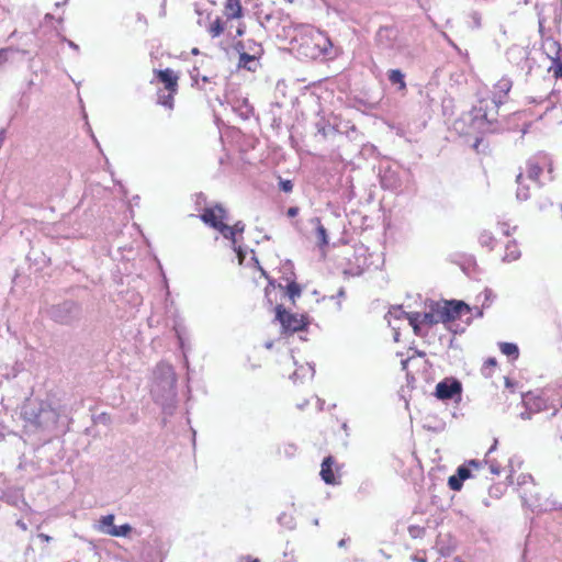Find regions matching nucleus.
Listing matches in <instances>:
<instances>
[{"label":"nucleus","mask_w":562,"mask_h":562,"mask_svg":"<svg viewBox=\"0 0 562 562\" xmlns=\"http://www.w3.org/2000/svg\"><path fill=\"white\" fill-rule=\"evenodd\" d=\"M245 10L240 0H225L221 16L212 20L206 31L212 38L225 35L227 38L235 41L241 37L247 30L244 22Z\"/></svg>","instance_id":"f257e3e1"},{"label":"nucleus","mask_w":562,"mask_h":562,"mask_svg":"<svg viewBox=\"0 0 562 562\" xmlns=\"http://www.w3.org/2000/svg\"><path fill=\"white\" fill-rule=\"evenodd\" d=\"M25 427L42 432H53L60 416V412L50 403L37 398L26 400L21 409Z\"/></svg>","instance_id":"f03ea898"},{"label":"nucleus","mask_w":562,"mask_h":562,"mask_svg":"<svg viewBox=\"0 0 562 562\" xmlns=\"http://www.w3.org/2000/svg\"><path fill=\"white\" fill-rule=\"evenodd\" d=\"M331 47L329 37L317 29L312 26H300L295 30L292 40V48L301 57L316 59Z\"/></svg>","instance_id":"7ed1b4c3"},{"label":"nucleus","mask_w":562,"mask_h":562,"mask_svg":"<svg viewBox=\"0 0 562 562\" xmlns=\"http://www.w3.org/2000/svg\"><path fill=\"white\" fill-rule=\"evenodd\" d=\"M175 383L176 373L172 366L164 362L157 364L154 371L151 393L155 400L162 405L165 424L167 423V416H172L173 407L165 402L175 397Z\"/></svg>","instance_id":"20e7f679"},{"label":"nucleus","mask_w":562,"mask_h":562,"mask_svg":"<svg viewBox=\"0 0 562 562\" xmlns=\"http://www.w3.org/2000/svg\"><path fill=\"white\" fill-rule=\"evenodd\" d=\"M512 86V80L507 77L497 80L492 90L486 95L481 97L477 104L474 105L473 111L476 113V117L487 122L494 121L498 108L507 101Z\"/></svg>","instance_id":"39448f33"},{"label":"nucleus","mask_w":562,"mask_h":562,"mask_svg":"<svg viewBox=\"0 0 562 562\" xmlns=\"http://www.w3.org/2000/svg\"><path fill=\"white\" fill-rule=\"evenodd\" d=\"M200 218L206 225L218 231L223 237L235 243V228L226 223L227 211L222 204H214L203 209Z\"/></svg>","instance_id":"423d86ee"},{"label":"nucleus","mask_w":562,"mask_h":562,"mask_svg":"<svg viewBox=\"0 0 562 562\" xmlns=\"http://www.w3.org/2000/svg\"><path fill=\"white\" fill-rule=\"evenodd\" d=\"M438 305L440 310L439 319H441V323L445 324L447 327L451 323L461 319L465 315L470 316L472 312V308L467 303L458 300L438 301Z\"/></svg>","instance_id":"0eeeda50"},{"label":"nucleus","mask_w":562,"mask_h":562,"mask_svg":"<svg viewBox=\"0 0 562 562\" xmlns=\"http://www.w3.org/2000/svg\"><path fill=\"white\" fill-rule=\"evenodd\" d=\"M274 311L276 319L281 324L282 331L285 334L304 330L308 325V319L305 315L291 313L284 308L283 304H278Z\"/></svg>","instance_id":"6e6552de"},{"label":"nucleus","mask_w":562,"mask_h":562,"mask_svg":"<svg viewBox=\"0 0 562 562\" xmlns=\"http://www.w3.org/2000/svg\"><path fill=\"white\" fill-rule=\"evenodd\" d=\"M173 71L169 68L159 70L157 72L158 78L165 85V88L158 92V104L166 106L169 110L173 108V95L176 87V78L172 76Z\"/></svg>","instance_id":"1a4fd4ad"},{"label":"nucleus","mask_w":562,"mask_h":562,"mask_svg":"<svg viewBox=\"0 0 562 562\" xmlns=\"http://www.w3.org/2000/svg\"><path fill=\"white\" fill-rule=\"evenodd\" d=\"M462 384L457 379H445L436 385L435 395L437 398L447 401L453 397H460Z\"/></svg>","instance_id":"9d476101"},{"label":"nucleus","mask_w":562,"mask_h":562,"mask_svg":"<svg viewBox=\"0 0 562 562\" xmlns=\"http://www.w3.org/2000/svg\"><path fill=\"white\" fill-rule=\"evenodd\" d=\"M339 470L340 467L338 465L335 458L328 456L322 462L319 475L326 484L338 485L340 484L341 477Z\"/></svg>","instance_id":"9b49d317"},{"label":"nucleus","mask_w":562,"mask_h":562,"mask_svg":"<svg viewBox=\"0 0 562 562\" xmlns=\"http://www.w3.org/2000/svg\"><path fill=\"white\" fill-rule=\"evenodd\" d=\"M254 46L255 47H251V46L249 47V49L252 50L254 54H248L246 52V45L243 41L239 40L234 44L235 49L239 54V60H238L239 68H245L250 71L255 70V68L251 66V64L255 63V60L257 58L256 54H258L260 52V46L256 45V44H254Z\"/></svg>","instance_id":"f8f14e48"},{"label":"nucleus","mask_w":562,"mask_h":562,"mask_svg":"<svg viewBox=\"0 0 562 562\" xmlns=\"http://www.w3.org/2000/svg\"><path fill=\"white\" fill-rule=\"evenodd\" d=\"M261 277L268 279V284L265 288V296L267 300V303L272 305L281 304L279 301L282 297L283 294V286L281 284H276L273 280L269 279L268 274L262 268H259Z\"/></svg>","instance_id":"ddd939ff"},{"label":"nucleus","mask_w":562,"mask_h":562,"mask_svg":"<svg viewBox=\"0 0 562 562\" xmlns=\"http://www.w3.org/2000/svg\"><path fill=\"white\" fill-rule=\"evenodd\" d=\"M78 313V307L71 302H66L54 307L53 317L59 323H69Z\"/></svg>","instance_id":"4468645a"},{"label":"nucleus","mask_w":562,"mask_h":562,"mask_svg":"<svg viewBox=\"0 0 562 562\" xmlns=\"http://www.w3.org/2000/svg\"><path fill=\"white\" fill-rule=\"evenodd\" d=\"M471 476V470L461 465L457 470V475H451L448 480V485L452 491H460L463 485V481Z\"/></svg>","instance_id":"2eb2a0df"},{"label":"nucleus","mask_w":562,"mask_h":562,"mask_svg":"<svg viewBox=\"0 0 562 562\" xmlns=\"http://www.w3.org/2000/svg\"><path fill=\"white\" fill-rule=\"evenodd\" d=\"M439 311L440 310H439L438 302H431L429 304V311L422 313V317H423L422 322H424V326L431 327L434 325L441 323V319H439V317H440Z\"/></svg>","instance_id":"dca6fc26"},{"label":"nucleus","mask_w":562,"mask_h":562,"mask_svg":"<svg viewBox=\"0 0 562 562\" xmlns=\"http://www.w3.org/2000/svg\"><path fill=\"white\" fill-rule=\"evenodd\" d=\"M312 223L315 225L316 229V238H317V245L319 248L324 249L328 246V235L325 226L322 224V221L319 217H315L312 220Z\"/></svg>","instance_id":"f3484780"},{"label":"nucleus","mask_w":562,"mask_h":562,"mask_svg":"<svg viewBox=\"0 0 562 562\" xmlns=\"http://www.w3.org/2000/svg\"><path fill=\"white\" fill-rule=\"evenodd\" d=\"M479 243L487 251H493L495 250L499 240L495 237V235L492 232L483 231L479 235Z\"/></svg>","instance_id":"a211bd4d"},{"label":"nucleus","mask_w":562,"mask_h":562,"mask_svg":"<svg viewBox=\"0 0 562 562\" xmlns=\"http://www.w3.org/2000/svg\"><path fill=\"white\" fill-rule=\"evenodd\" d=\"M114 515L113 514H109V515H105V516H102L99 520H98V525H97V530L101 533H104V535H108V536H111V530L112 529H115V525H114Z\"/></svg>","instance_id":"6ab92c4d"},{"label":"nucleus","mask_w":562,"mask_h":562,"mask_svg":"<svg viewBox=\"0 0 562 562\" xmlns=\"http://www.w3.org/2000/svg\"><path fill=\"white\" fill-rule=\"evenodd\" d=\"M506 240V254L504 255V259L512 261L516 260L520 256V251L518 249V245L515 240L509 239V236L507 234H504Z\"/></svg>","instance_id":"aec40b11"},{"label":"nucleus","mask_w":562,"mask_h":562,"mask_svg":"<svg viewBox=\"0 0 562 562\" xmlns=\"http://www.w3.org/2000/svg\"><path fill=\"white\" fill-rule=\"evenodd\" d=\"M406 319L408 321V324L412 326L414 334L419 336L422 326H424V322H422V313L411 312L406 314Z\"/></svg>","instance_id":"412c9836"},{"label":"nucleus","mask_w":562,"mask_h":562,"mask_svg":"<svg viewBox=\"0 0 562 562\" xmlns=\"http://www.w3.org/2000/svg\"><path fill=\"white\" fill-rule=\"evenodd\" d=\"M302 293V289L299 283L295 281H291L286 284V286L283 288V294L282 296H289L291 302L294 304L296 297H299Z\"/></svg>","instance_id":"4be33fe9"},{"label":"nucleus","mask_w":562,"mask_h":562,"mask_svg":"<svg viewBox=\"0 0 562 562\" xmlns=\"http://www.w3.org/2000/svg\"><path fill=\"white\" fill-rule=\"evenodd\" d=\"M496 368H497L496 358L490 357L483 362V364L481 367V374L487 379L492 378L496 371Z\"/></svg>","instance_id":"5701e85b"},{"label":"nucleus","mask_w":562,"mask_h":562,"mask_svg":"<svg viewBox=\"0 0 562 562\" xmlns=\"http://www.w3.org/2000/svg\"><path fill=\"white\" fill-rule=\"evenodd\" d=\"M542 173V167L533 160L527 162V177L533 181H538Z\"/></svg>","instance_id":"b1692460"},{"label":"nucleus","mask_w":562,"mask_h":562,"mask_svg":"<svg viewBox=\"0 0 562 562\" xmlns=\"http://www.w3.org/2000/svg\"><path fill=\"white\" fill-rule=\"evenodd\" d=\"M499 350L507 357L516 360L519 357V349L516 344L513 342H501Z\"/></svg>","instance_id":"393cba45"},{"label":"nucleus","mask_w":562,"mask_h":562,"mask_svg":"<svg viewBox=\"0 0 562 562\" xmlns=\"http://www.w3.org/2000/svg\"><path fill=\"white\" fill-rule=\"evenodd\" d=\"M389 80L393 85H400V89H405L406 88V83H405V80H404V75L398 69H392V70L389 71Z\"/></svg>","instance_id":"a878e982"},{"label":"nucleus","mask_w":562,"mask_h":562,"mask_svg":"<svg viewBox=\"0 0 562 562\" xmlns=\"http://www.w3.org/2000/svg\"><path fill=\"white\" fill-rule=\"evenodd\" d=\"M132 530V527L128 524H124L121 526H116L115 529H112L111 536L112 537H126Z\"/></svg>","instance_id":"bb28decb"},{"label":"nucleus","mask_w":562,"mask_h":562,"mask_svg":"<svg viewBox=\"0 0 562 562\" xmlns=\"http://www.w3.org/2000/svg\"><path fill=\"white\" fill-rule=\"evenodd\" d=\"M549 72H552L555 79L562 78V61L559 58L553 59V63L549 68Z\"/></svg>","instance_id":"cd10ccee"},{"label":"nucleus","mask_w":562,"mask_h":562,"mask_svg":"<svg viewBox=\"0 0 562 562\" xmlns=\"http://www.w3.org/2000/svg\"><path fill=\"white\" fill-rule=\"evenodd\" d=\"M406 314H408V312H405L401 306H397L390 310L387 316L401 319L406 318Z\"/></svg>","instance_id":"c85d7f7f"},{"label":"nucleus","mask_w":562,"mask_h":562,"mask_svg":"<svg viewBox=\"0 0 562 562\" xmlns=\"http://www.w3.org/2000/svg\"><path fill=\"white\" fill-rule=\"evenodd\" d=\"M13 54L11 48L0 49V66L9 59V55Z\"/></svg>","instance_id":"c756f323"},{"label":"nucleus","mask_w":562,"mask_h":562,"mask_svg":"<svg viewBox=\"0 0 562 562\" xmlns=\"http://www.w3.org/2000/svg\"><path fill=\"white\" fill-rule=\"evenodd\" d=\"M280 188L284 192H291L292 189H293V183L290 180H283V181L280 182Z\"/></svg>","instance_id":"7c9ffc66"},{"label":"nucleus","mask_w":562,"mask_h":562,"mask_svg":"<svg viewBox=\"0 0 562 562\" xmlns=\"http://www.w3.org/2000/svg\"><path fill=\"white\" fill-rule=\"evenodd\" d=\"M300 212V209L297 206H291L286 211V215L289 217H295Z\"/></svg>","instance_id":"2f4dec72"},{"label":"nucleus","mask_w":562,"mask_h":562,"mask_svg":"<svg viewBox=\"0 0 562 562\" xmlns=\"http://www.w3.org/2000/svg\"><path fill=\"white\" fill-rule=\"evenodd\" d=\"M465 467H468L469 469L470 468H473L475 470H479L481 467H482V463L480 461H476V460H470Z\"/></svg>","instance_id":"473e14b6"},{"label":"nucleus","mask_w":562,"mask_h":562,"mask_svg":"<svg viewBox=\"0 0 562 562\" xmlns=\"http://www.w3.org/2000/svg\"><path fill=\"white\" fill-rule=\"evenodd\" d=\"M16 526H18L21 530H23V531H26V530H27V525H26L23 520H21V519H19V520L16 521Z\"/></svg>","instance_id":"72a5a7b5"},{"label":"nucleus","mask_w":562,"mask_h":562,"mask_svg":"<svg viewBox=\"0 0 562 562\" xmlns=\"http://www.w3.org/2000/svg\"><path fill=\"white\" fill-rule=\"evenodd\" d=\"M231 227H234L235 228V235L237 233H243L244 231V225H240L239 223L235 224V225H231Z\"/></svg>","instance_id":"f704fd0d"},{"label":"nucleus","mask_w":562,"mask_h":562,"mask_svg":"<svg viewBox=\"0 0 562 562\" xmlns=\"http://www.w3.org/2000/svg\"><path fill=\"white\" fill-rule=\"evenodd\" d=\"M42 541H45V542H49L52 540V538L48 536V535H45V533H40L37 536Z\"/></svg>","instance_id":"c9c22d12"},{"label":"nucleus","mask_w":562,"mask_h":562,"mask_svg":"<svg viewBox=\"0 0 562 562\" xmlns=\"http://www.w3.org/2000/svg\"><path fill=\"white\" fill-rule=\"evenodd\" d=\"M498 492H501V491H499V488H498V486H492V487L490 488V494H491V495H496V496H498V495H497V493H498Z\"/></svg>","instance_id":"e433bc0d"},{"label":"nucleus","mask_w":562,"mask_h":562,"mask_svg":"<svg viewBox=\"0 0 562 562\" xmlns=\"http://www.w3.org/2000/svg\"><path fill=\"white\" fill-rule=\"evenodd\" d=\"M408 361H409V358H407V359H403V360L401 361V364H402V369H403V370H407Z\"/></svg>","instance_id":"4c0bfd02"},{"label":"nucleus","mask_w":562,"mask_h":562,"mask_svg":"<svg viewBox=\"0 0 562 562\" xmlns=\"http://www.w3.org/2000/svg\"><path fill=\"white\" fill-rule=\"evenodd\" d=\"M481 138H476L475 143L473 144V148L479 153V147H480V144H481Z\"/></svg>","instance_id":"58836bf2"},{"label":"nucleus","mask_w":562,"mask_h":562,"mask_svg":"<svg viewBox=\"0 0 562 562\" xmlns=\"http://www.w3.org/2000/svg\"><path fill=\"white\" fill-rule=\"evenodd\" d=\"M490 468H491V472L492 473H494V474H498L499 473V469L497 467L492 464Z\"/></svg>","instance_id":"ea45409f"},{"label":"nucleus","mask_w":562,"mask_h":562,"mask_svg":"<svg viewBox=\"0 0 562 562\" xmlns=\"http://www.w3.org/2000/svg\"><path fill=\"white\" fill-rule=\"evenodd\" d=\"M241 562H259V560L258 559H254V560L246 559V560H243Z\"/></svg>","instance_id":"a19ab883"},{"label":"nucleus","mask_w":562,"mask_h":562,"mask_svg":"<svg viewBox=\"0 0 562 562\" xmlns=\"http://www.w3.org/2000/svg\"><path fill=\"white\" fill-rule=\"evenodd\" d=\"M516 180H517V182H518V183H521L522 175H521V173H519V175L517 176V179H516Z\"/></svg>","instance_id":"79ce46f5"},{"label":"nucleus","mask_w":562,"mask_h":562,"mask_svg":"<svg viewBox=\"0 0 562 562\" xmlns=\"http://www.w3.org/2000/svg\"><path fill=\"white\" fill-rule=\"evenodd\" d=\"M69 46H70V47H74V48H76V49L78 48V46H77L75 43H72V42H69Z\"/></svg>","instance_id":"37998d69"},{"label":"nucleus","mask_w":562,"mask_h":562,"mask_svg":"<svg viewBox=\"0 0 562 562\" xmlns=\"http://www.w3.org/2000/svg\"><path fill=\"white\" fill-rule=\"evenodd\" d=\"M505 382H506V385H509V379L506 378Z\"/></svg>","instance_id":"c03bdc74"},{"label":"nucleus","mask_w":562,"mask_h":562,"mask_svg":"<svg viewBox=\"0 0 562 562\" xmlns=\"http://www.w3.org/2000/svg\"><path fill=\"white\" fill-rule=\"evenodd\" d=\"M456 562H462V561L456 560Z\"/></svg>","instance_id":"a18cd8bd"}]
</instances>
